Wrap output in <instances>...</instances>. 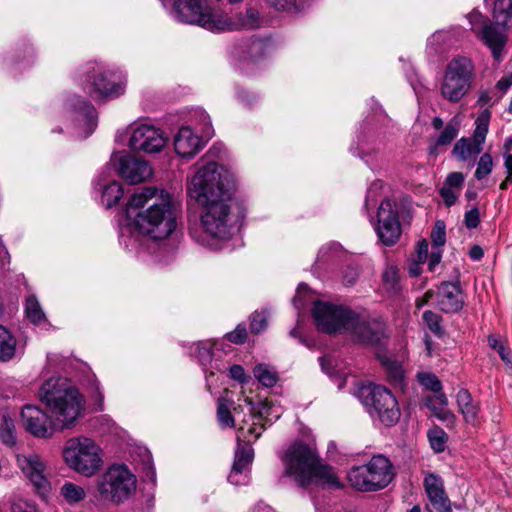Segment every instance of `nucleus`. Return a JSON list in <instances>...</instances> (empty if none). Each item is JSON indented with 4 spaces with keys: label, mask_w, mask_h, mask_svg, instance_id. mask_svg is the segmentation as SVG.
Listing matches in <instances>:
<instances>
[{
    "label": "nucleus",
    "mask_w": 512,
    "mask_h": 512,
    "mask_svg": "<svg viewBox=\"0 0 512 512\" xmlns=\"http://www.w3.org/2000/svg\"><path fill=\"white\" fill-rule=\"evenodd\" d=\"M190 189L201 206L202 232L197 241L216 249L234 232L232 174L224 166L211 162L198 170Z\"/></svg>",
    "instance_id": "f257e3e1"
},
{
    "label": "nucleus",
    "mask_w": 512,
    "mask_h": 512,
    "mask_svg": "<svg viewBox=\"0 0 512 512\" xmlns=\"http://www.w3.org/2000/svg\"><path fill=\"white\" fill-rule=\"evenodd\" d=\"M39 397L50 412L51 419L33 405H26L21 412L26 431L38 438H50L54 430L72 428L83 410L82 396L63 378L45 381L39 390Z\"/></svg>",
    "instance_id": "f03ea898"
},
{
    "label": "nucleus",
    "mask_w": 512,
    "mask_h": 512,
    "mask_svg": "<svg viewBox=\"0 0 512 512\" xmlns=\"http://www.w3.org/2000/svg\"><path fill=\"white\" fill-rule=\"evenodd\" d=\"M127 228L153 240L166 239L177 226L176 208L171 195L155 187L133 193L126 206Z\"/></svg>",
    "instance_id": "7ed1b4c3"
},
{
    "label": "nucleus",
    "mask_w": 512,
    "mask_h": 512,
    "mask_svg": "<svg viewBox=\"0 0 512 512\" xmlns=\"http://www.w3.org/2000/svg\"><path fill=\"white\" fill-rule=\"evenodd\" d=\"M284 474L290 476L301 487L312 483L340 488L341 483L332 468L322 464L315 450L303 442H294L282 457Z\"/></svg>",
    "instance_id": "20e7f679"
},
{
    "label": "nucleus",
    "mask_w": 512,
    "mask_h": 512,
    "mask_svg": "<svg viewBox=\"0 0 512 512\" xmlns=\"http://www.w3.org/2000/svg\"><path fill=\"white\" fill-rule=\"evenodd\" d=\"M493 19L494 23H491L477 10H473L468 15L471 29L480 35L482 40L491 49L494 59L500 61L507 41L505 27L508 20L512 19V0H496Z\"/></svg>",
    "instance_id": "39448f33"
},
{
    "label": "nucleus",
    "mask_w": 512,
    "mask_h": 512,
    "mask_svg": "<svg viewBox=\"0 0 512 512\" xmlns=\"http://www.w3.org/2000/svg\"><path fill=\"white\" fill-rule=\"evenodd\" d=\"M356 397L367 408L372 417H377L387 427L395 425L401 416L400 407L394 394L381 385H361Z\"/></svg>",
    "instance_id": "423d86ee"
},
{
    "label": "nucleus",
    "mask_w": 512,
    "mask_h": 512,
    "mask_svg": "<svg viewBox=\"0 0 512 512\" xmlns=\"http://www.w3.org/2000/svg\"><path fill=\"white\" fill-rule=\"evenodd\" d=\"M347 477L350 485L358 491H378L393 480V465L383 455L373 456L367 464L352 467Z\"/></svg>",
    "instance_id": "0eeeda50"
},
{
    "label": "nucleus",
    "mask_w": 512,
    "mask_h": 512,
    "mask_svg": "<svg viewBox=\"0 0 512 512\" xmlns=\"http://www.w3.org/2000/svg\"><path fill=\"white\" fill-rule=\"evenodd\" d=\"M63 458L71 469L84 476L94 475L102 465L99 446L84 436L67 440Z\"/></svg>",
    "instance_id": "6e6552de"
},
{
    "label": "nucleus",
    "mask_w": 512,
    "mask_h": 512,
    "mask_svg": "<svg viewBox=\"0 0 512 512\" xmlns=\"http://www.w3.org/2000/svg\"><path fill=\"white\" fill-rule=\"evenodd\" d=\"M101 498L115 504L128 500L136 490V478L125 465H112L97 480Z\"/></svg>",
    "instance_id": "1a4fd4ad"
},
{
    "label": "nucleus",
    "mask_w": 512,
    "mask_h": 512,
    "mask_svg": "<svg viewBox=\"0 0 512 512\" xmlns=\"http://www.w3.org/2000/svg\"><path fill=\"white\" fill-rule=\"evenodd\" d=\"M474 66L466 57L449 62L441 86V95L450 102H458L470 89Z\"/></svg>",
    "instance_id": "9d476101"
},
{
    "label": "nucleus",
    "mask_w": 512,
    "mask_h": 512,
    "mask_svg": "<svg viewBox=\"0 0 512 512\" xmlns=\"http://www.w3.org/2000/svg\"><path fill=\"white\" fill-rule=\"evenodd\" d=\"M199 18L193 24L213 32L253 29L256 25V10L250 7L244 16L239 15L236 20H233L221 11L211 10L204 6Z\"/></svg>",
    "instance_id": "9b49d317"
},
{
    "label": "nucleus",
    "mask_w": 512,
    "mask_h": 512,
    "mask_svg": "<svg viewBox=\"0 0 512 512\" xmlns=\"http://www.w3.org/2000/svg\"><path fill=\"white\" fill-rule=\"evenodd\" d=\"M317 329L327 334L347 333L353 311L343 306L317 301L313 307Z\"/></svg>",
    "instance_id": "f8f14e48"
},
{
    "label": "nucleus",
    "mask_w": 512,
    "mask_h": 512,
    "mask_svg": "<svg viewBox=\"0 0 512 512\" xmlns=\"http://www.w3.org/2000/svg\"><path fill=\"white\" fill-rule=\"evenodd\" d=\"M256 423L252 421L247 428L240 426L237 432V449L232 470L228 476V481L234 485L245 483V470L252 465L254 459V449L252 444L256 439L254 434Z\"/></svg>",
    "instance_id": "ddd939ff"
},
{
    "label": "nucleus",
    "mask_w": 512,
    "mask_h": 512,
    "mask_svg": "<svg viewBox=\"0 0 512 512\" xmlns=\"http://www.w3.org/2000/svg\"><path fill=\"white\" fill-rule=\"evenodd\" d=\"M377 222L376 233L380 241L385 246H393L402 233L398 204L390 199L382 201L377 212Z\"/></svg>",
    "instance_id": "4468645a"
},
{
    "label": "nucleus",
    "mask_w": 512,
    "mask_h": 512,
    "mask_svg": "<svg viewBox=\"0 0 512 512\" xmlns=\"http://www.w3.org/2000/svg\"><path fill=\"white\" fill-rule=\"evenodd\" d=\"M17 464L24 475L29 479L35 492L46 498L51 490L50 472L46 464L37 454L18 455Z\"/></svg>",
    "instance_id": "2eb2a0df"
},
{
    "label": "nucleus",
    "mask_w": 512,
    "mask_h": 512,
    "mask_svg": "<svg viewBox=\"0 0 512 512\" xmlns=\"http://www.w3.org/2000/svg\"><path fill=\"white\" fill-rule=\"evenodd\" d=\"M347 333L353 340L365 345H377L385 337V324L378 318L353 312Z\"/></svg>",
    "instance_id": "dca6fc26"
},
{
    "label": "nucleus",
    "mask_w": 512,
    "mask_h": 512,
    "mask_svg": "<svg viewBox=\"0 0 512 512\" xmlns=\"http://www.w3.org/2000/svg\"><path fill=\"white\" fill-rule=\"evenodd\" d=\"M489 119L490 113L485 111L475 121L476 127L472 140L463 137L456 142L452 151L456 158L466 161L470 156L477 155L482 151V144L488 133Z\"/></svg>",
    "instance_id": "f3484780"
},
{
    "label": "nucleus",
    "mask_w": 512,
    "mask_h": 512,
    "mask_svg": "<svg viewBox=\"0 0 512 512\" xmlns=\"http://www.w3.org/2000/svg\"><path fill=\"white\" fill-rule=\"evenodd\" d=\"M167 137L153 125L141 124L132 130L129 146L133 150L156 153L165 147Z\"/></svg>",
    "instance_id": "a211bd4d"
},
{
    "label": "nucleus",
    "mask_w": 512,
    "mask_h": 512,
    "mask_svg": "<svg viewBox=\"0 0 512 512\" xmlns=\"http://www.w3.org/2000/svg\"><path fill=\"white\" fill-rule=\"evenodd\" d=\"M111 162L118 165L119 175L129 184H138L152 175V169L147 161L128 154L114 155Z\"/></svg>",
    "instance_id": "6ab92c4d"
},
{
    "label": "nucleus",
    "mask_w": 512,
    "mask_h": 512,
    "mask_svg": "<svg viewBox=\"0 0 512 512\" xmlns=\"http://www.w3.org/2000/svg\"><path fill=\"white\" fill-rule=\"evenodd\" d=\"M113 74L103 71L102 69L93 67L87 76L88 86L85 87L87 92L95 98L98 97H117L124 92L122 83L111 81Z\"/></svg>",
    "instance_id": "aec40b11"
},
{
    "label": "nucleus",
    "mask_w": 512,
    "mask_h": 512,
    "mask_svg": "<svg viewBox=\"0 0 512 512\" xmlns=\"http://www.w3.org/2000/svg\"><path fill=\"white\" fill-rule=\"evenodd\" d=\"M438 308L444 313H456L464 305L462 289L458 283L442 282L436 292Z\"/></svg>",
    "instance_id": "412c9836"
},
{
    "label": "nucleus",
    "mask_w": 512,
    "mask_h": 512,
    "mask_svg": "<svg viewBox=\"0 0 512 512\" xmlns=\"http://www.w3.org/2000/svg\"><path fill=\"white\" fill-rule=\"evenodd\" d=\"M424 489L427 497L438 512H452L451 501L444 489L442 478L434 473L424 478Z\"/></svg>",
    "instance_id": "4be33fe9"
},
{
    "label": "nucleus",
    "mask_w": 512,
    "mask_h": 512,
    "mask_svg": "<svg viewBox=\"0 0 512 512\" xmlns=\"http://www.w3.org/2000/svg\"><path fill=\"white\" fill-rule=\"evenodd\" d=\"M203 146L201 137L196 135L190 127H182L174 138L175 152L182 158H191Z\"/></svg>",
    "instance_id": "5701e85b"
},
{
    "label": "nucleus",
    "mask_w": 512,
    "mask_h": 512,
    "mask_svg": "<svg viewBox=\"0 0 512 512\" xmlns=\"http://www.w3.org/2000/svg\"><path fill=\"white\" fill-rule=\"evenodd\" d=\"M173 16L176 20L193 24L199 18L203 11L204 0H172Z\"/></svg>",
    "instance_id": "b1692460"
},
{
    "label": "nucleus",
    "mask_w": 512,
    "mask_h": 512,
    "mask_svg": "<svg viewBox=\"0 0 512 512\" xmlns=\"http://www.w3.org/2000/svg\"><path fill=\"white\" fill-rule=\"evenodd\" d=\"M66 107L80 114L82 120L88 126L87 134H91L96 126V112L94 107L79 96H73L67 99Z\"/></svg>",
    "instance_id": "393cba45"
},
{
    "label": "nucleus",
    "mask_w": 512,
    "mask_h": 512,
    "mask_svg": "<svg viewBox=\"0 0 512 512\" xmlns=\"http://www.w3.org/2000/svg\"><path fill=\"white\" fill-rule=\"evenodd\" d=\"M457 403L465 421L469 424L475 425L478 420L479 407L478 404L473 401L468 390L461 389L458 391Z\"/></svg>",
    "instance_id": "a878e982"
},
{
    "label": "nucleus",
    "mask_w": 512,
    "mask_h": 512,
    "mask_svg": "<svg viewBox=\"0 0 512 512\" xmlns=\"http://www.w3.org/2000/svg\"><path fill=\"white\" fill-rule=\"evenodd\" d=\"M222 349L224 353L231 350V346H225L221 341H201L193 345L191 353L195 356L201 365H207L212 360V348Z\"/></svg>",
    "instance_id": "bb28decb"
},
{
    "label": "nucleus",
    "mask_w": 512,
    "mask_h": 512,
    "mask_svg": "<svg viewBox=\"0 0 512 512\" xmlns=\"http://www.w3.org/2000/svg\"><path fill=\"white\" fill-rule=\"evenodd\" d=\"M18 352L15 336L3 325H0V362L12 360Z\"/></svg>",
    "instance_id": "cd10ccee"
},
{
    "label": "nucleus",
    "mask_w": 512,
    "mask_h": 512,
    "mask_svg": "<svg viewBox=\"0 0 512 512\" xmlns=\"http://www.w3.org/2000/svg\"><path fill=\"white\" fill-rule=\"evenodd\" d=\"M460 125L461 121L458 116L451 118L435 140L434 147L431 148V152H433L437 147L450 145L458 136Z\"/></svg>",
    "instance_id": "c85d7f7f"
},
{
    "label": "nucleus",
    "mask_w": 512,
    "mask_h": 512,
    "mask_svg": "<svg viewBox=\"0 0 512 512\" xmlns=\"http://www.w3.org/2000/svg\"><path fill=\"white\" fill-rule=\"evenodd\" d=\"M60 495L66 503L75 505L85 499L86 492L83 487L66 481L60 488Z\"/></svg>",
    "instance_id": "c756f323"
},
{
    "label": "nucleus",
    "mask_w": 512,
    "mask_h": 512,
    "mask_svg": "<svg viewBox=\"0 0 512 512\" xmlns=\"http://www.w3.org/2000/svg\"><path fill=\"white\" fill-rule=\"evenodd\" d=\"M25 314L29 321L35 325H42L47 321L45 313L34 295H31L26 299Z\"/></svg>",
    "instance_id": "7c9ffc66"
},
{
    "label": "nucleus",
    "mask_w": 512,
    "mask_h": 512,
    "mask_svg": "<svg viewBox=\"0 0 512 512\" xmlns=\"http://www.w3.org/2000/svg\"><path fill=\"white\" fill-rule=\"evenodd\" d=\"M258 426L265 429L267 424H272L274 420H277L280 416L279 411L276 407L268 401H258Z\"/></svg>",
    "instance_id": "2f4dec72"
},
{
    "label": "nucleus",
    "mask_w": 512,
    "mask_h": 512,
    "mask_svg": "<svg viewBox=\"0 0 512 512\" xmlns=\"http://www.w3.org/2000/svg\"><path fill=\"white\" fill-rule=\"evenodd\" d=\"M382 365L385 367L387 378L393 385L402 386L404 381V370L402 366L396 362L391 361L386 356H379Z\"/></svg>",
    "instance_id": "473e14b6"
},
{
    "label": "nucleus",
    "mask_w": 512,
    "mask_h": 512,
    "mask_svg": "<svg viewBox=\"0 0 512 512\" xmlns=\"http://www.w3.org/2000/svg\"><path fill=\"white\" fill-rule=\"evenodd\" d=\"M123 196V188L120 183L113 181L104 187L102 203L106 208L116 205Z\"/></svg>",
    "instance_id": "72a5a7b5"
},
{
    "label": "nucleus",
    "mask_w": 512,
    "mask_h": 512,
    "mask_svg": "<svg viewBox=\"0 0 512 512\" xmlns=\"http://www.w3.org/2000/svg\"><path fill=\"white\" fill-rule=\"evenodd\" d=\"M217 419L221 427L232 428L235 420L230 411V401L225 397H220L217 403Z\"/></svg>",
    "instance_id": "f704fd0d"
},
{
    "label": "nucleus",
    "mask_w": 512,
    "mask_h": 512,
    "mask_svg": "<svg viewBox=\"0 0 512 512\" xmlns=\"http://www.w3.org/2000/svg\"><path fill=\"white\" fill-rule=\"evenodd\" d=\"M423 321L428 327L429 331L433 333L436 337L442 338L445 335V330L441 324L442 316L431 311L427 310L423 313Z\"/></svg>",
    "instance_id": "c9c22d12"
},
{
    "label": "nucleus",
    "mask_w": 512,
    "mask_h": 512,
    "mask_svg": "<svg viewBox=\"0 0 512 512\" xmlns=\"http://www.w3.org/2000/svg\"><path fill=\"white\" fill-rule=\"evenodd\" d=\"M0 440L7 446H12L16 442L15 425L13 420L4 415L0 424Z\"/></svg>",
    "instance_id": "e433bc0d"
},
{
    "label": "nucleus",
    "mask_w": 512,
    "mask_h": 512,
    "mask_svg": "<svg viewBox=\"0 0 512 512\" xmlns=\"http://www.w3.org/2000/svg\"><path fill=\"white\" fill-rule=\"evenodd\" d=\"M384 288L391 294L400 290L398 270L396 267H387L382 275Z\"/></svg>",
    "instance_id": "4c0bfd02"
},
{
    "label": "nucleus",
    "mask_w": 512,
    "mask_h": 512,
    "mask_svg": "<svg viewBox=\"0 0 512 512\" xmlns=\"http://www.w3.org/2000/svg\"><path fill=\"white\" fill-rule=\"evenodd\" d=\"M267 3L276 10L287 12H298L302 10L307 0H266Z\"/></svg>",
    "instance_id": "58836bf2"
},
{
    "label": "nucleus",
    "mask_w": 512,
    "mask_h": 512,
    "mask_svg": "<svg viewBox=\"0 0 512 512\" xmlns=\"http://www.w3.org/2000/svg\"><path fill=\"white\" fill-rule=\"evenodd\" d=\"M278 379V374L273 368L265 364H258V383L269 388L273 387Z\"/></svg>",
    "instance_id": "ea45409f"
},
{
    "label": "nucleus",
    "mask_w": 512,
    "mask_h": 512,
    "mask_svg": "<svg viewBox=\"0 0 512 512\" xmlns=\"http://www.w3.org/2000/svg\"><path fill=\"white\" fill-rule=\"evenodd\" d=\"M418 380L423 387L434 393H439L442 390L441 381L432 373H419Z\"/></svg>",
    "instance_id": "a19ab883"
},
{
    "label": "nucleus",
    "mask_w": 512,
    "mask_h": 512,
    "mask_svg": "<svg viewBox=\"0 0 512 512\" xmlns=\"http://www.w3.org/2000/svg\"><path fill=\"white\" fill-rule=\"evenodd\" d=\"M431 241L433 248H440L444 246L446 242V226L444 221H436L433 230L431 232Z\"/></svg>",
    "instance_id": "79ce46f5"
},
{
    "label": "nucleus",
    "mask_w": 512,
    "mask_h": 512,
    "mask_svg": "<svg viewBox=\"0 0 512 512\" xmlns=\"http://www.w3.org/2000/svg\"><path fill=\"white\" fill-rule=\"evenodd\" d=\"M428 438L431 447L435 452H442L445 449V442L447 439L446 433L439 428L432 429L428 432Z\"/></svg>",
    "instance_id": "37998d69"
},
{
    "label": "nucleus",
    "mask_w": 512,
    "mask_h": 512,
    "mask_svg": "<svg viewBox=\"0 0 512 512\" xmlns=\"http://www.w3.org/2000/svg\"><path fill=\"white\" fill-rule=\"evenodd\" d=\"M493 161L490 154L485 153L483 154L477 165V169L475 171V177L478 180L484 179L486 176H488L492 171Z\"/></svg>",
    "instance_id": "c03bdc74"
},
{
    "label": "nucleus",
    "mask_w": 512,
    "mask_h": 512,
    "mask_svg": "<svg viewBox=\"0 0 512 512\" xmlns=\"http://www.w3.org/2000/svg\"><path fill=\"white\" fill-rule=\"evenodd\" d=\"M488 342L491 348L497 351L501 359L512 368V360L510 358V350L495 336H490Z\"/></svg>",
    "instance_id": "a18cd8bd"
},
{
    "label": "nucleus",
    "mask_w": 512,
    "mask_h": 512,
    "mask_svg": "<svg viewBox=\"0 0 512 512\" xmlns=\"http://www.w3.org/2000/svg\"><path fill=\"white\" fill-rule=\"evenodd\" d=\"M224 339H227L229 342L237 345L244 343L247 339L246 327L239 324L234 331L227 333L224 336Z\"/></svg>",
    "instance_id": "49530a36"
},
{
    "label": "nucleus",
    "mask_w": 512,
    "mask_h": 512,
    "mask_svg": "<svg viewBox=\"0 0 512 512\" xmlns=\"http://www.w3.org/2000/svg\"><path fill=\"white\" fill-rule=\"evenodd\" d=\"M199 122L201 124V138L206 140L211 138L213 136V128L209 115L203 111L199 112Z\"/></svg>",
    "instance_id": "de8ad7c7"
},
{
    "label": "nucleus",
    "mask_w": 512,
    "mask_h": 512,
    "mask_svg": "<svg viewBox=\"0 0 512 512\" xmlns=\"http://www.w3.org/2000/svg\"><path fill=\"white\" fill-rule=\"evenodd\" d=\"M241 393H242L243 402H244L245 406H243L242 404H239L238 407L234 408V411H235V413H238L239 410L244 411V408H246L247 412L249 414V417L253 420L254 416L256 414V408H255V405L253 402V398L251 396L247 395L246 391L244 389L242 390Z\"/></svg>",
    "instance_id": "09e8293b"
},
{
    "label": "nucleus",
    "mask_w": 512,
    "mask_h": 512,
    "mask_svg": "<svg viewBox=\"0 0 512 512\" xmlns=\"http://www.w3.org/2000/svg\"><path fill=\"white\" fill-rule=\"evenodd\" d=\"M464 223L468 229L476 228L480 223V214L477 208H472L465 213Z\"/></svg>",
    "instance_id": "8fccbe9b"
},
{
    "label": "nucleus",
    "mask_w": 512,
    "mask_h": 512,
    "mask_svg": "<svg viewBox=\"0 0 512 512\" xmlns=\"http://www.w3.org/2000/svg\"><path fill=\"white\" fill-rule=\"evenodd\" d=\"M230 377L239 382L240 384H245L249 382V377L246 375L244 368L241 365H233L229 369Z\"/></svg>",
    "instance_id": "3c124183"
},
{
    "label": "nucleus",
    "mask_w": 512,
    "mask_h": 512,
    "mask_svg": "<svg viewBox=\"0 0 512 512\" xmlns=\"http://www.w3.org/2000/svg\"><path fill=\"white\" fill-rule=\"evenodd\" d=\"M440 195L446 206L450 207L457 201L456 193L450 187H443L440 189Z\"/></svg>",
    "instance_id": "603ef678"
},
{
    "label": "nucleus",
    "mask_w": 512,
    "mask_h": 512,
    "mask_svg": "<svg viewBox=\"0 0 512 512\" xmlns=\"http://www.w3.org/2000/svg\"><path fill=\"white\" fill-rule=\"evenodd\" d=\"M442 259V249L440 248H433L431 251L428 260V269L430 271H434L435 267L440 263Z\"/></svg>",
    "instance_id": "864d4df0"
},
{
    "label": "nucleus",
    "mask_w": 512,
    "mask_h": 512,
    "mask_svg": "<svg viewBox=\"0 0 512 512\" xmlns=\"http://www.w3.org/2000/svg\"><path fill=\"white\" fill-rule=\"evenodd\" d=\"M464 183V176L460 172L450 173L446 178V184L452 189V187H461Z\"/></svg>",
    "instance_id": "5fc2aeb1"
},
{
    "label": "nucleus",
    "mask_w": 512,
    "mask_h": 512,
    "mask_svg": "<svg viewBox=\"0 0 512 512\" xmlns=\"http://www.w3.org/2000/svg\"><path fill=\"white\" fill-rule=\"evenodd\" d=\"M428 253V242L424 239L418 243L417 246V262L424 263L429 257Z\"/></svg>",
    "instance_id": "6e6d98bb"
},
{
    "label": "nucleus",
    "mask_w": 512,
    "mask_h": 512,
    "mask_svg": "<svg viewBox=\"0 0 512 512\" xmlns=\"http://www.w3.org/2000/svg\"><path fill=\"white\" fill-rule=\"evenodd\" d=\"M358 278V271L356 268L353 267H347L344 271L343 275V282L347 286H351L356 282V279Z\"/></svg>",
    "instance_id": "4d7b16f0"
},
{
    "label": "nucleus",
    "mask_w": 512,
    "mask_h": 512,
    "mask_svg": "<svg viewBox=\"0 0 512 512\" xmlns=\"http://www.w3.org/2000/svg\"><path fill=\"white\" fill-rule=\"evenodd\" d=\"M512 85V73L508 76L502 77L496 84V87L503 92H506Z\"/></svg>",
    "instance_id": "13d9d810"
},
{
    "label": "nucleus",
    "mask_w": 512,
    "mask_h": 512,
    "mask_svg": "<svg viewBox=\"0 0 512 512\" xmlns=\"http://www.w3.org/2000/svg\"><path fill=\"white\" fill-rule=\"evenodd\" d=\"M483 255H484V251L478 245L472 246L470 251H469L470 258L475 260V261H479L483 257Z\"/></svg>",
    "instance_id": "bf43d9fd"
},
{
    "label": "nucleus",
    "mask_w": 512,
    "mask_h": 512,
    "mask_svg": "<svg viewBox=\"0 0 512 512\" xmlns=\"http://www.w3.org/2000/svg\"><path fill=\"white\" fill-rule=\"evenodd\" d=\"M253 45H254V41L251 40L250 43L248 45H246L245 43L241 44L240 48L243 49V55L242 57L244 59H247L249 58L251 55L250 51L252 50L253 48Z\"/></svg>",
    "instance_id": "052dcab7"
},
{
    "label": "nucleus",
    "mask_w": 512,
    "mask_h": 512,
    "mask_svg": "<svg viewBox=\"0 0 512 512\" xmlns=\"http://www.w3.org/2000/svg\"><path fill=\"white\" fill-rule=\"evenodd\" d=\"M505 168L507 170V174H509V179H512V155L505 154Z\"/></svg>",
    "instance_id": "680f3d73"
},
{
    "label": "nucleus",
    "mask_w": 512,
    "mask_h": 512,
    "mask_svg": "<svg viewBox=\"0 0 512 512\" xmlns=\"http://www.w3.org/2000/svg\"><path fill=\"white\" fill-rule=\"evenodd\" d=\"M435 294L436 293L432 290L426 291V293L423 296L422 302L420 304H418V306L428 303L434 297Z\"/></svg>",
    "instance_id": "e2e57ef3"
},
{
    "label": "nucleus",
    "mask_w": 512,
    "mask_h": 512,
    "mask_svg": "<svg viewBox=\"0 0 512 512\" xmlns=\"http://www.w3.org/2000/svg\"><path fill=\"white\" fill-rule=\"evenodd\" d=\"M443 120L440 117H434L432 120V126L436 130H440L443 128Z\"/></svg>",
    "instance_id": "0e129e2a"
},
{
    "label": "nucleus",
    "mask_w": 512,
    "mask_h": 512,
    "mask_svg": "<svg viewBox=\"0 0 512 512\" xmlns=\"http://www.w3.org/2000/svg\"><path fill=\"white\" fill-rule=\"evenodd\" d=\"M268 326V320L266 317H262L261 319H258V333L260 331H263Z\"/></svg>",
    "instance_id": "69168bd1"
},
{
    "label": "nucleus",
    "mask_w": 512,
    "mask_h": 512,
    "mask_svg": "<svg viewBox=\"0 0 512 512\" xmlns=\"http://www.w3.org/2000/svg\"><path fill=\"white\" fill-rule=\"evenodd\" d=\"M319 360H320V364H321L322 370L324 372H326L327 374H330L331 371L329 370V368L327 366L328 363L330 364L329 360L326 359L325 357H320Z\"/></svg>",
    "instance_id": "338daca9"
},
{
    "label": "nucleus",
    "mask_w": 512,
    "mask_h": 512,
    "mask_svg": "<svg viewBox=\"0 0 512 512\" xmlns=\"http://www.w3.org/2000/svg\"><path fill=\"white\" fill-rule=\"evenodd\" d=\"M436 399L438 401V403L442 406H446L448 404V400H447V397L445 396V394L439 392L438 395L436 396Z\"/></svg>",
    "instance_id": "774afa93"
}]
</instances>
